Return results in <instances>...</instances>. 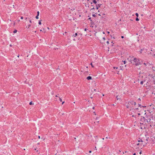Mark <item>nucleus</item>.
I'll return each instance as SVG.
<instances>
[{
	"label": "nucleus",
	"mask_w": 155,
	"mask_h": 155,
	"mask_svg": "<svg viewBox=\"0 0 155 155\" xmlns=\"http://www.w3.org/2000/svg\"><path fill=\"white\" fill-rule=\"evenodd\" d=\"M40 31H42V30H41H41H40Z\"/></svg>",
	"instance_id": "0e129e2a"
},
{
	"label": "nucleus",
	"mask_w": 155,
	"mask_h": 155,
	"mask_svg": "<svg viewBox=\"0 0 155 155\" xmlns=\"http://www.w3.org/2000/svg\"><path fill=\"white\" fill-rule=\"evenodd\" d=\"M94 107H92V108H93V109H94Z\"/></svg>",
	"instance_id": "13d9d810"
},
{
	"label": "nucleus",
	"mask_w": 155,
	"mask_h": 155,
	"mask_svg": "<svg viewBox=\"0 0 155 155\" xmlns=\"http://www.w3.org/2000/svg\"><path fill=\"white\" fill-rule=\"evenodd\" d=\"M21 19H23V17H22V16L21 17Z\"/></svg>",
	"instance_id": "c85d7f7f"
},
{
	"label": "nucleus",
	"mask_w": 155,
	"mask_h": 155,
	"mask_svg": "<svg viewBox=\"0 0 155 155\" xmlns=\"http://www.w3.org/2000/svg\"><path fill=\"white\" fill-rule=\"evenodd\" d=\"M103 39H104V40H105V38H103Z\"/></svg>",
	"instance_id": "bf43d9fd"
},
{
	"label": "nucleus",
	"mask_w": 155,
	"mask_h": 155,
	"mask_svg": "<svg viewBox=\"0 0 155 155\" xmlns=\"http://www.w3.org/2000/svg\"><path fill=\"white\" fill-rule=\"evenodd\" d=\"M38 16L37 15L36 16L35 18L37 19H38Z\"/></svg>",
	"instance_id": "dca6fc26"
},
{
	"label": "nucleus",
	"mask_w": 155,
	"mask_h": 155,
	"mask_svg": "<svg viewBox=\"0 0 155 155\" xmlns=\"http://www.w3.org/2000/svg\"><path fill=\"white\" fill-rule=\"evenodd\" d=\"M106 42L107 44H109V41H107Z\"/></svg>",
	"instance_id": "7c9ffc66"
},
{
	"label": "nucleus",
	"mask_w": 155,
	"mask_h": 155,
	"mask_svg": "<svg viewBox=\"0 0 155 155\" xmlns=\"http://www.w3.org/2000/svg\"><path fill=\"white\" fill-rule=\"evenodd\" d=\"M93 2L95 4H97V2L96 0H93Z\"/></svg>",
	"instance_id": "0eeeda50"
},
{
	"label": "nucleus",
	"mask_w": 155,
	"mask_h": 155,
	"mask_svg": "<svg viewBox=\"0 0 155 155\" xmlns=\"http://www.w3.org/2000/svg\"><path fill=\"white\" fill-rule=\"evenodd\" d=\"M121 37L122 38H124V36H121Z\"/></svg>",
	"instance_id": "72a5a7b5"
},
{
	"label": "nucleus",
	"mask_w": 155,
	"mask_h": 155,
	"mask_svg": "<svg viewBox=\"0 0 155 155\" xmlns=\"http://www.w3.org/2000/svg\"><path fill=\"white\" fill-rule=\"evenodd\" d=\"M135 15L137 17L138 16V14L137 13H136Z\"/></svg>",
	"instance_id": "4be33fe9"
},
{
	"label": "nucleus",
	"mask_w": 155,
	"mask_h": 155,
	"mask_svg": "<svg viewBox=\"0 0 155 155\" xmlns=\"http://www.w3.org/2000/svg\"><path fill=\"white\" fill-rule=\"evenodd\" d=\"M133 155H136V153H134Z\"/></svg>",
	"instance_id": "8fccbe9b"
},
{
	"label": "nucleus",
	"mask_w": 155,
	"mask_h": 155,
	"mask_svg": "<svg viewBox=\"0 0 155 155\" xmlns=\"http://www.w3.org/2000/svg\"><path fill=\"white\" fill-rule=\"evenodd\" d=\"M102 139H103V140H104V138H102Z\"/></svg>",
	"instance_id": "774afa93"
},
{
	"label": "nucleus",
	"mask_w": 155,
	"mask_h": 155,
	"mask_svg": "<svg viewBox=\"0 0 155 155\" xmlns=\"http://www.w3.org/2000/svg\"><path fill=\"white\" fill-rule=\"evenodd\" d=\"M31 26V25H28V28L30 27V26Z\"/></svg>",
	"instance_id": "393cba45"
},
{
	"label": "nucleus",
	"mask_w": 155,
	"mask_h": 155,
	"mask_svg": "<svg viewBox=\"0 0 155 155\" xmlns=\"http://www.w3.org/2000/svg\"><path fill=\"white\" fill-rule=\"evenodd\" d=\"M32 104H33L32 103V102H30L29 103V104H30V105H32Z\"/></svg>",
	"instance_id": "412c9836"
},
{
	"label": "nucleus",
	"mask_w": 155,
	"mask_h": 155,
	"mask_svg": "<svg viewBox=\"0 0 155 155\" xmlns=\"http://www.w3.org/2000/svg\"><path fill=\"white\" fill-rule=\"evenodd\" d=\"M116 98L117 100H118L119 99H120V98L118 96H117L116 97Z\"/></svg>",
	"instance_id": "1a4fd4ad"
},
{
	"label": "nucleus",
	"mask_w": 155,
	"mask_h": 155,
	"mask_svg": "<svg viewBox=\"0 0 155 155\" xmlns=\"http://www.w3.org/2000/svg\"><path fill=\"white\" fill-rule=\"evenodd\" d=\"M17 32V30H15L14 31H13V33H16Z\"/></svg>",
	"instance_id": "4468645a"
},
{
	"label": "nucleus",
	"mask_w": 155,
	"mask_h": 155,
	"mask_svg": "<svg viewBox=\"0 0 155 155\" xmlns=\"http://www.w3.org/2000/svg\"><path fill=\"white\" fill-rule=\"evenodd\" d=\"M134 61L133 63L136 66H138L141 64V62L140 61L139 59L136 58H134V57H132L131 58V60L130 61V62L132 63V62L131 61Z\"/></svg>",
	"instance_id": "f257e3e1"
},
{
	"label": "nucleus",
	"mask_w": 155,
	"mask_h": 155,
	"mask_svg": "<svg viewBox=\"0 0 155 155\" xmlns=\"http://www.w3.org/2000/svg\"><path fill=\"white\" fill-rule=\"evenodd\" d=\"M129 103L130 104L132 105H135L136 104V103L135 102L132 101L129 102Z\"/></svg>",
	"instance_id": "20e7f679"
},
{
	"label": "nucleus",
	"mask_w": 155,
	"mask_h": 155,
	"mask_svg": "<svg viewBox=\"0 0 155 155\" xmlns=\"http://www.w3.org/2000/svg\"><path fill=\"white\" fill-rule=\"evenodd\" d=\"M143 64H144L146 66V63H143Z\"/></svg>",
	"instance_id": "4c0bfd02"
},
{
	"label": "nucleus",
	"mask_w": 155,
	"mask_h": 155,
	"mask_svg": "<svg viewBox=\"0 0 155 155\" xmlns=\"http://www.w3.org/2000/svg\"><path fill=\"white\" fill-rule=\"evenodd\" d=\"M144 49H141L140 50V52L141 53H142V51Z\"/></svg>",
	"instance_id": "ddd939ff"
},
{
	"label": "nucleus",
	"mask_w": 155,
	"mask_h": 155,
	"mask_svg": "<svg viewBox=\"0 0 155 155\" xmlns=\"http://www.w3.org/2000/svg\"><path fill=\"white\" fill-rule=\"evenodd\" d=\"M39 11H38V12H37V15H39Z\"/></svg>",
	"instance_id": "b1692460"
},
{
	"label": "nucleus",
	"mask_w": 155,
	"mask_h": 155,
	"mask_svg": "<svg viewBox=\"0 0 155 155\" xmlns=\"http://www.w3.org/2000/svg\"><path fill=\"white\" fill-rule=\"evenodd\" d=\"M86 30H87V29H86V28H85V29H84V31H86Z\"/></svg>",
	"instance_id": "37998d69"
},
{
	"label": "nucleus",
	"mask_w": 155,
	"mask_h": 155,
	"mask_svg": "<svg viewBox=\"0 0 155 155\" xmlns=\"http://www.w3.org/2000/svg\"><path fill=\"white\" fill-rule=\"evenodd\" d=\"M91 150H90V151H89V153H91Z\"/></svg>",
	"instance_id": "79ce46f5"
},
{
	"label": "nucleus",
	"mask_w": 155,
	"mask_h": 155,
	"mask_svg": "<svg viewBox=\"0 0 155 155\" xmlns=\"http://www.w3.org/2000/svg\"><path fill=\"white\" fill-rule=\"evenodd\" d=\"M64 103V101H63V102H62V104H63Z\"/></svg>",
	"instance_id": "e433bc0d"
},
{
	"label": "nucleus",
	"mask_w": 155,
	"mask_h": 155,
	"mask_svg": "<svg viewBox=\"0 0 155 155\" xmlns=\"http://www.w3.org/2000/svg\"><path fill=\"white\" fill-rule=\"evenodd\" d=\"M59 100L61 101V102L62 101V100L61 98H60L59 97Z\"/></svg>",
	"instance_id": "9b49d317"
},
{
	"label": "nucleus",
	"mask_w": 155,
	"mask_h": 155,
	"mask_svg": "<svg viewBox=\"0 0 155 155\" xmlns=\"http://www.w3.org/2000/svg\"><path fill=\"white\" fill-rule=\"evenodd\" d=\"M138 106L139 107H142V106L140 104H138Z\"/></svg>",
	"instance_id": "5701e85b"
},
{
	"label": "nucleus",
	"mask_w": 155,
	"mask_h": 155,
	"mask_svg": "<svg viewBox=\"0 0 155 155\" xmlns=\"http://www.w3.org/2000/svg\"><path fill=\"white\" fill-rule=\"evenodd\" d=\"M38 138H39V139H40V136H38Z\"/></svg>",
	"instance_id": "58836bf2"
},
{
	"label": "nucleus",
	"mask_w": 155,
	"mask_h": 155,
	"mask_svg": "<svg viewBox=\"0 0 155 155\" xmlns=\"http://www.w3.org/2000/svg\"><path fill=\"white\" fill-rule=\"evenodd\" d=\"M138 100H140H140H141V99H140V98H139L138 99Z\"/></svg>",
	"instance_id": "a18cd8bd"
},
{
	"label": "nucleus",
	"mask_w": 155,
	"mask_h": 155,
	"mask_svg": "<svg viewBox=\"0 0 155 155\" xmlns=\"http://www.w3.org/2000/svg\"><path fill=\"white\" fill-rule=\"evenodd\" d=\"M87 3H90L91 5H92V4H93V2H91L89 0H87ZM88 5L89 3H88Z\"/></svg>",
	"instance_id": "423d86ee"
},
{
	"label": "nucleus",
	"mask_w": 155,
	"mask_h": 155,
	"mask_svg": "<svg viewBox=\"0 0 155 155\" xmlns=\"http://www.w3.org/2000/svg\"><path fill=\"white\" fill-rule=\"evenodd\" d=\"M98 118V117H96V120H97Z\"/></svg>",
	"instance_id": "09e8293b"
},
{
	"label": "nucleus",
	"mask_w": 155,
	"mask_h": 155,
	"mask_svg": "<svg viewBox=\"0 0 155 155\" xmlns=\"http://www.w3.org/2000/svg\"><path fill=\"white\" fill-rule=\"evenodd\" d=\"M101 5V4H97L96 5V7L97 9H98V8L100 7V6Z\"/></svg>",
	"instance_id": "7ed1b4c3"
},
{
	"label": "nucleus",
	"mask_w": 155,
	"mask_h": 155,
	"mask_svg": "<svg viewBox=\"0 0 155 155\" xmlns=\"http://www.w3.org/2000/svg\"><path fill=\"white\" fill-rule=\"evenodd\" d=\"M94 91H96V89H94Z\"/></svg>",
	"instance_id": "603ef678"
},
{
	"label": "nucleus",
	"mask_w": 155,
	"mask_h": 155,
	"mask_svg": "<svg viewBox=\"0 0 155 155\" xmlns=\"http://www.w3.org/2000/svg\"><path fill=\"white\" fill-rule=\"evenodd\" d=\"M72 36L73 37H75L76 36H75V35H72Z\"/></svg>",
	"instance_id": "ea45409f"
},
{
	"label": "nucleus",
	"mask_w": 155,
	"mask_h": 155,
	"mask_svg": "<svg viewBox=\"0 0 155 155\" xmlns=\"http://www.w3.org/2000/svg\"><path fill=\"white\" fill-rule=\"evenodd\" d=\"M120 69L121 70L122 69V68H121V67H120Z\"/></svg>",
	"instance_id": "864d4df0"
},
{
	"label": "nucleus",
	"mask_w": 155,
	"mask_h": 155,
	"mask_svg": "<svg viewBox=\"0 0 155 155\" xmlns=\"http://www.w3.org/2000/svg\"><path fill=\"white\" fill-rule=\"evenodd\" d=\"M10 46H11H11H12V45H10Z\"/></svg>",
	"instance_id": "69168bd1"
},
{
	"label": "nucleus",
	"mask_w": 155,
	"mask_h": 155,
	"mask_svg": "<svg viewBox=\"0 0 155 155\" xmlns=\"http://www.w3.org/2000/svg\"><path fill=\"white\" fill-rule=\"evenodd\" d=\"M55 97H58V95H56L55 96Z\"/></svg>",
	"instance_id": "49530a36"
},
{
	"label": "nucleus",
	"mask_w": 155,
	"mask_h": 155,
	"mask_svg": "<svg viewBox=\"0 0 155 155\" xmlns=\"http://www.w3.org/2000/svg\"><path fill=\"white\" fill-rule=\"evenodd\" d=\"M95 149H96L97 150L96 147H95Z\"/></svg>",
	"instance_id": "680f3d73"
},
{
	"label": "nucleus",
	"mask_w": 155,
	"mask_h": 155,
	"mask_svg": "<svg viewBox=\"0 0 155 155\" xmlns=\"http://www.w3.org/2000/svg\"><path fill=\"white\" fill-rule=\"evenodd\" d=\"M75 36H76L78 35V34L77 33H76L75 34Z\"/></svg>",
	"instance_id": "cd10ccee"
},
{
	"label": "nucleus",
	"mask_w": 155,
	"mask_h": 155,
	"mask_svg": "<svg viewBox=\"0 0 155 155\" xmlns=\"http://www.w3.org/2000/svg\"><path fill=\"white\" fill-rule=\"evenodd\" d=\"M39 144H40L39 143H38V145H39Z\"/></svg>",
	"instance_id": "052dcab7"
},
{
	"label": "nucleus",
	"mask_w": 155,
	"mask_h": 155,
	"mask_svg": "<svg viewBox=\"0 0 155 155\" xmlns=\"http://www.w3.org/2000/svg\"><path fill=\"white\" fill-rule=\"evenodd\" d=\"M143 81H141L140 82V84H143Z\"/></svg>",
	"instance_id": "2eb2a0df"
},
{
	"label": "nucleus",
	"mask_w": 155,
	"mask_h": 155,
	"mask_svg": "<svg viewBox=\"0 0 155 155\" xmlns=\"http://www.w3.org/2000/svg\"><path fill=\"white\" fill-rule=\"evenodd\" d=\"M138 115H140V113H138Z\"/></svg>",
	"instance_id": "c03bdc74"
},
{
	"label": "nucleus",
	"mask_w": 155,
	"mask_h": 155,
	"mask_svg": "<svg viewBox=\"0 0 155 155\" xmlns=\"http://www.w3.org/2000/svg\"><path fill=\"white\" fill-rule=\"evenodd\" d=\"M147 120V122L148 123V122H150V120H150V119H149V121H148V120Z\"/></svg>",
	"instance_id": "aec40b11"
},
{
	"label": "nucleus",
	"mask_w": 155,
	"mask_h": 155,
	"mask_svg": "<svg viewBox=\"0 0 155 155\" xmlns=\"http://www.w3.org/2000/svg\"><path fill=\"white\" fill-rule=\"evenodd\" d=\"M88 80H91L92 78H87Z\"/></svg>",
	"instance_id": "a878e982"
},
{
	"label": "nucleus",
	"mask_w": 155,
	"mask_h": 155,
	"mask_svg": "<svg viewBox=\"0 0 155 155\" xmlns=\"http://www.w3.org/2000/svg\"><path fill=\"white\" fill-rule=\"evenodd\" d=\"M88 19H91V18H89Z\"/></svg>",
	"instance_id": "6e6d98bb"
},
{
	"label": "nucleus",
	"mask_w": 155,
	"mask_h": 155,
	"mask_svg": "<svg viewBox=\"0 0 155 155\" xmlns=\"http://www.w3.org/2000/svg\"><path fill=\"white\" fill-rule=\"evenodd\" d=\"M72 36L73 37H75L76 36H75V35H72Z\"/></svg>",
	"instance_id": "a19ab883"
},
{
	"label": "nucleus",
	"mask_w": 155,
	"mask_h": 155,
	"mask_svg": "<svg viewBox=\"0 0 155 155\" xmlns=\"http://www.w3.org/2000/svg\"><path fill=\"white\" fill-rule=\"evenodd\" d=\"M102 95H103V96H104V94H103Z\"/></svg>",
	"instance_id": "e2e57ef3"
},
{
	"label": "nucleus",
	"mask_w": 155,
	"mask_h": 155,
	"mask_svg": "<svg viewBox=\"0 0 155 155\" xmlns=\"http://www.w3.org/2000/svg\"><path fill=\"white\" fill-rule=\"evenodd\" d=\"M91 65L92 67L93 68L94 67V66L93 65L92 63H91Z\"/></svg>",
	"instance_id": "6ab92c4d"
},
{
	"label": "nucleus",
	"mask_w": 155,
	"mask_h": 155,
	"mask_svg": "<svg viewBox=\"0 0 155 155\" xmlns=\"http://www.w3.org/2000/svg\"><path fill=\"white\" fill-rule=\"evenodd\" d=\"M114 69H115V68H116V69H117L118 68L117 67H114Z\"/></svg>",
	"instance_id": "2f4dec72"
},
{
	"label": "nucleus",
	"mask_w": 155,
	"mask_h": 155,
	"mask_svg": "<svg viewBox=\"0 0 155 155\" xmlns=\"http://www.w3.org/2000/svg\"><path fill=\"white\" fill-rule=\"evenodd\" d=\"M107 33H108V34H109V33H110V32H109V31H108V32H107Z\"/></svg>",
	"instance_id": "4d7b16f0"
},
{
	"label": "nucleus",
	"mask_w": 155,
	"mask_h": 155,
	"mask_svg": "<svg viewBox=\"0 0 155 155\" xmlns=\"http://www.w3.org/2000/svg\"><path fill=\"white\" fill-rule=\"evenodd\" d=\"M27 19H28V18H27V17H26V18H25V20H27Z\"/></svg>",
	"instance_id": "473e14b6"
},
{
	"label": "nucleus",
	"mask_w": 155,
	"mask_h": 155,
	"mask_svg": "<svg viewBox=\"0 0 155 155\" xmlns=\"http://www.w3.org/2000/svg\"><path fill=\"white\" fill-rule=\"evenodd\" d=\"M15 22H14V24H13L14 26H15Z\"/></svg>",
	"instance_id": "c9c22d12"
},
{
	"label": "nucleus",
	"mask_w": 155,
	"mask_h": 155,
	"mask_svg": "<svg viewBox=\"0 0 155 155\" xmlns=\"http://www.w3.org/2000/svg\"><path fill=\"white\" fill-rule=\"evenodd\" d=\"M20 21V20H18V22H19V21Z\"/></svg>",
	"instance_id": "3c124183"
},
{
	"label": "nucleus",
	"mask_w": 155,
	"mask_h": 155,
	"mask_svg": "<svg viewBox=\"0 0 155 155\" xmlns=\"http://www.w3.org/2000/svg\"><path fill=\"white\" fill-rule=\"evenodd\" d=\"M138 109V108H135V109H134V111H136Z\"/></svg>",
	"instance_id": "f8f14e48"
},
{
	"label": "nucleus",
	"mask_w": 155,
	"mask_h": 155,
	"mask_svg": "<svg viewBox=\"0 0 155 155\" xmlns=\"http://www.w3.org/2000/svg\"><path fill=\"white\" fill-rule=\"evenodd\" d=\"M94 124H95V125H97L98 124V123H99V121H94Z\"/></svg>",
	"instance_id": "39448f33"
},
{
	"label": "nucleus",
	"mask_w": 155,
	"mask_h": 155,
	"mask_svg": "<svg viewBox=\"0 0 155 155\" xmlns=\"http://www.w3.org/2000/svg\"><path fill=\"white\" fill-rule=\"evenodd\" d=\"M91 6L92 7V8H91V9H94V5H91Z\"/></svg>",
	"instance_id": "6e6552de"
},
{
	"label": "nucleus",
	"mask_w": 155,
	"mask_h": 155,
	"mask_svg": "<svg viewBox=\"0 0 155 155\" xmlns=\"http://www.w3.org/2000/svg\"><path fill=\"white\" fill-rule=\"evenodd\" d=\"M136 20L137 21H138L139 20V19L138 18H136Z\"/></svg>",
	"instance_id": "a211bd4d"
},
{
	"label": "nucleus",
	"mask_w": 155,
	"mask_h": 155,
	"mask_svg": "<svg viewBox=\"0 0 155 155\" xmlns=\"http://www.w3.org/2000/svg\"><path fill=\"white\" fill-rule=\"evenodd\" d=\"M29 22H30V23H32V22H31V20H30V21H29Z\"/></svg>",
	"instance_id": "f704fd0d"
},
{
	"label": "nucleus",
	"mask_w": 155,
	"mask_h": 155,
	"mask_svg": "<svg viewBox=\"0 0 155 155\" xmlns=\"http://www.w3.org/2000/svg\"><path fill=\"white\" fill-rule=\"evenodd\" d=\"M92 16L94 17H95L96 16V15H95V14H93L92 15Z\"/></svg>",
	"instance_id": "c756f323"
},
{
	"label": "nucleus",
	"mask_w": 155,
	"mask_h": 155,
	"mask_svg": "<svg viewBox=\"0 0 155 155\" xmlns=\"http://www.w3.org/2000/svg\"><path fill=\"white\" fill-rule=\"evenodd\" d=\"M142 107H146V106H142Z\"/></svg>",
	"instance_id": "de8ad7c7"
},
{
	"label": "nucleus",
	"mask_w": 155,
	"mask_h": 155,
	"mask_svg": "<svg viewBox=\"0 0 155 155\" xmlns=\"http://www.w3.org/2000/svg\"><path fill=\"white\" fill-rule=\"evenodd\" d=\"M141 152H140V154H141Z\"/></svg>",
	"instance_id": "5fc2aeb1"
},
{
	"label": "nucleus",
	"mask_w": 155,
	"mask_h": 155,
	"mask_svg": "<svg viewBox=\"0 0 155 155\" xmlns=\"http://www.w3.org/2000/svg\"><path fill=\"white\" fill-rule=\"evenodd\" d=\"M83 74H84V76L87 77V78H91L90 76H87V75L89 74L87 71H85L84 72Z\"/></svg>",
	"instance_id": "f03ea898"
},
{
	"label": "nucleus",
	"mask_w": 155,
	"mask_h": 155,
	"mask_svg": "<svg viewBox=\"0 0 155 155\" xmlns=\"http://www.w3.org/2000/svg\"><path fill=\"white\" fill-rule=\"evenodd\" d=\"M41 20H39L38 21V24L40 25L41 24Z\"/></svg>",
	"instance_id": "9d476101"
},
{
	"label": "nucleus",
	"mask_w": 155,
	"mask_h": 155,
	"mask_svg": "<svg viewBox=\"0 0 155 155\" xmlns=\"http://www.w3.org/2000/svg\"><path fill=\"white\" fill-rule=\"evenodd\" d=\"M140 141L142 142H143V141L141 139H140V140H138V142H140Z\"/></svg>",
	"instance_id": "f3484780"
},
{
	"label": "nucleus",
	"mask_w": 155,
	"mask_h": 155,
	"mask_svg": "<svg viewBox=\"0 0 155 155\" xmlns=\"http://www.w3.org/2000/svg\"><path fill=\"white\" fill-rule=\"evenodd\" d=\"M98 15H100V16H101V15H100V14H98Z\"/></svg>",
	"instance_id": "338daca9"
},
{
	"label": "nucleus",
	"mask_w": 155,
	"mask_h": 155,
	"mask_svg": "<svg viewBox=\"0 0 155 155\" xmlns=\"http://www.w3.org/2000/svg\"><path fill=\"white\" fill-rule=\"evenodd\" d=\"M123 62H124V64H126V61H123Z\"/></svg>",
	"instance_id": "bb28decb"
}]
</instances>
